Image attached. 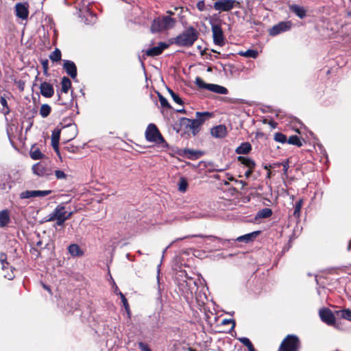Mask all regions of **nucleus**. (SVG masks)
<instances>
[{
	"label": "nucleus",
	"instance_id": "f257e3e1",
	"mask_svg": "<svg viewBox=\"0 0 351 351\" xmlns=\"http://www.w3.org/2000/svg\"><path fill=\"white\" fill-rule=\"evenodd\" d=\"M198 32L190 27L174 38L173 44L178 47H191L198 38Z\"/></svg>",
	"mask_w": 351,
	"mask_h": 351
},
{
	"label": "nucleus",
	"instance_id": "f03ea898",
	"mask_svg": "<svg viewBox=\"0 0 351 351\" xmlns=\"http://www.w3.org/2000/svg\"><path fill=\"white\" fill-rule=\"evenodd\" d=\"M211 117V114L208 112H196V119H190L187 118L183 119V123L186 125V129L190 130L193 135L195 136L199 132L200 125L204 123L206 119Z\"/></svg>",
	"mask_w": 351,
	"mask_h": 351
},
{
	"label": "nucleus",
	"instance_id": "7ed1b4c3",
	"mask_svg": "<svg viewBox=\"0 0 351 351\" xmlns=\"http://www.w3.org/2000/svg\"><path fill=\"white\" fill-rule=\"evenodd\" d=\"M176 19L169 16H163L154 19L151 26L152 32H162L171 29L176 24Z\"/></svg>",
	"mask_w": 351,
	"mask_h": 351
},
{
	"label": "nucleus",
	"instance_id": "20e7f679",
	"mask_svg": "<svg viewBox=\"0 0 351 351\" xmlns=\"http://www.w3.org/2000/svg\"><path fill=\"white\" fill-rule=\"evenodd\" d=\"M72 215V213H67L65 207L60 204L56 207L53 211L48 215L47 221H56L57 226H62L64 221L69 219Z\"/></svg>",
	"mask_w": 351,
	"mask_h": 351
},
{
	"label": "nucleus",
	"instance_id": "39448f33",
	"mask_svg": "<svg viewBox=\"0 0 351 351\" xmlns=\"http://www.w3.org/2000/svg\"><path fill=\"white\" fill-rule=\"evenodd\" d=\"M300 346L299 338L294 335H289L280 344L278 351H298Z\"/></svg>",
	"mask_w": 351,
	"mask_h": 351
},
{
	"label": "nucleus",
	"instance_id": "423d86ee",
	"mask_svg": "<svg viewBox=\"0 0 351 351\" xmlns=\"http://www.w3.org/2000/svg\"><path fill=\"white\" fill-rule=\"evenodd\" d=\"M34 174L39 177L48 178L53 175V169L50 162L40 161L32 167Z\"/></svg>",
	"mask_w": 351,
	"mask_h": 351
},
{
	"label": "nucleus",
	"instance_id": "0eeeda50",
	"mask_svg": "<svg viewBox=\"0 0 351 351\" xmlns=\"http://www.w3.org/2000/svg\"><path fill=\"white\" fill-rule=\"evenodd\" d=\"M239 5L240 3L237 0H217L214 3L213 8L219 12H228Z\"/></svg>",
	"mask_w": 351,
	"mask_h": 351
},
{
	"label": "nucleus",
	"instance_id": "6e6552de",
	"mask_svg": "<svg viewBox=\"0 0 351 351\" xmlns=\"http://www.w3.org/2000/svg\"><path fill=\"white\" fill-rule=\"evenodd\" d=\"M145 138L149 142L159 143L165 141L157 127L153 123L148 125L145 131Z\"/></svg>",
	"mask_w": 351,
	"mask_h": 351
},
{
	"label": "nucleus",
	"instance_id": "1a4fd4ad",
	"mask_svg": "<svg viewBox=\"0 0 351 351\" xmlns=\"http://www.w3.org/2000/svg\"><path fill=\"white\" fill-rule=\"evenodd\" d=\"M179 288L185 298H190L193 297V292L197 289V283L193 278H190L180 283Z\"/></svg>",
	"mask_w": 351,
	"mask_h": 351
},
{
	"label": "nucleus",
	"instance_id": "9d476101",
	"mask_svg": "<svg viewBox=\"0 0 351 351\" xmlns=\"http://www.w3.org/2000/svg\"><path fill=\"white\" fill-rule=\"evenodd\" d=\"M14 12L17 18L26 21L29 16V4L27 3H17L14 6Z\"/></svg>",
	"mask_w": 351,
	"mask_h": 351
},
{
	"label": "nucleus",
	"instance_id": "9b49d317",
	"mask_svg": "<svg viewBox=\"0 0 351 351\" xmlns=\"http://www.w3.org/2000/svg\"><path fill=\"white\" fill-rule=\"evenodd\" d=\"M321 320L329 326H333L335 323V317L333 313L327 308H321L319 311Z\"/></svg>",
	"mask_w": 351,
	"mask_h": 351
},
{
	"label": "nucleus",
	"instance_id": "f8f14e48",
	"mask_svg": "<svg viewBox=\"0 0 351 351\" xmlns=\"http://www.w3.org/2000/svg\"><path fill=\"white\" fill-rule=\"evenodd\" d=\"M291 23L290 21L280 22L269 29V34L273 36H276L288 31L291 28Z\"/></svg>",
	"mask_w": 351,
	"mask_h": 351
},
{
	"label": "nucleus",
	"instance_id": "ddd939ff",
	"mask_svg": "<svg viewBox=\"0 0 351 351\" xmlns=\"http://www.w3.org/2000/svg\"><path fill=\"white\" fill-rule=\"evenodd\" d=\"M212 32L215 44L219 46L224 45V38L221 27L218 25H212Z\"/></svg>",
	"mask_w": 351,
	"mask_h": 351
},
{
	"label": "nucleus",
	"instance_id": "4468645a",
	"mask_svg": "<svg viewBox=\"0 0 351 351\" xmlns=\"http://www.w3.org/2000/svg\"><path fill=\"white\" fill-rule=\"evenodd\" d=\"M51 193V190L25 191L20 193L21 199H28L36 197H45Z\"/></svg>",
	"mask_w": 351,
	"mask_h": 351
},
{
	"label": "nucleus",
	"instance_id": "2eb2a0df",
	"mask_svg": "<svg viewBox=\"0 0 351 351\" xmlns=\"http://www.w3.org/2000/svg\"><path fill=\"white\" fill-rule=\"evenodd\" d=\"M12 182L10 175H0V191L10 190L12 187Z\"/></svg>",
	"mask_w": 351,
	"mask_h": 351
},
{
	"label": "nucleus",
	"instance_id": "dca6fc26",
	"mask_svg": "<svg viewBox=\"0 0 351 351\" xmlns=\"http://www.w3.org/2000/svg\"><path fill=\"white\" fill-rule=\"evenodd\" d=\"M41 95L47 98L51 97L54 93V89L53 86L48 82H43L40 86Z\"/></svg>",
	"mask_w": 351,
	"mask_h": 351
},
{
	"label": "nucleus",
	"instance_id": "f3484780",
	"mask_svg": "<svg viewBox=\"0 0 351 351\" xmlns=\"http://www.w3.org/2000/svg\"><path fill=\"white\" fill-rule=\"evenodd\" d=\"M169 45L165 43H160L158 46L152 47L146 51L148 56H156L160 55L164 49H167Z\"/></svg>",
	"mask_w": 351,
	"mask_h": 351
},
{
	"label": "nucleus",
	"instance_id": "a211bd4d",
	"mask_svg": "<svg viewBox=\"0 0 351 351\" xmlns=\"http://www.w3.org/2000/svg\"><path fill=\"white\" fill-rule=\"evenodd\" d=\"M63 68L65 69L66 73L71 76V78L75 79L77 76V68L75 63L70 60H64Z\"/></svg>",
	"mask_w": 351,
	"mask_h": 351
},
{
	"label": "nucleus",
	"instance_id": "6ab92c4d",
	"mask_svg": "<svg viewBox=\"0 0 351 351\" xmlns=\"http://www.w3.org/2000/svg\"><path fill=\"white\" fill-rule=\"evenodd\" d=\"M226 134V127L223 125H219L211 129V134L215 138H223Z\"/></svg>",
	"mask_w": 351,
	"mask_h": 351
},
{
	"label": "nucleus",
	"instance_id": "aec40b11",
	"mask_svg": "<svg viewBox=\"0 0 351 351\" xmlns=\"http://www.w3.org/2000/svg\"><path fill=\"white\" fill-rule=\"evenodd\" d=\"M259 231L248 233L245 235L239 237L236 240L239 242H244L247 243L253 241L259 234Z\"/></svg>",
	"mask_w": 351,
	"mask_h": 351
},
{
	"label": "nucleus",
	"instance_id": "412c9836",
	"mask_svg": "<svg viewBox=\"0 0 351 351\" xmlns=\"http://www.w3.org/2000/svg\"><path fill=\"white\" fill-rule=\"evenodd\" d=\"M208 90L220 95H226L228 92L226 87L215 84H210Z\"/></svg>",
	"mask_w": 351,
	"mask_h": 351
},
{
	"label": "nucleus",
	"instance_id": "4be33fe9",
	"mask_svg": "<svg viewBox=\"0 0 351 351\" xmlns=\"http://www.w3.org/2000/svg\"><path fill=\"white\" fill-rule=\"evenodd\" d=\"M289 10L295 13L300 19H303L306 16V10L304 8L298 5H291L289 6Z\"/></svg>",
	"mask_w": 351,
	"mask_h": 351
},
{
	"label": "nucleus",
	"instance_id": "5701e85b",
	"mask_svg": "<svg viewBox=\"0 0 351 351\" xmlns=\"http://www.w3.org/2000/svg\"><path fill=\"white\" fill-rule=\"evenodd\" d=\"M238 160L247 169H254L256 163L252 159L245 156H239Z\"/></svg>",
	"mask_w": 351,
	"mask_h": 351
},
{
	"label": "nucleus",
	"instance_id": "b1692460",
	"mask_svg": "<svg viewBox=\"0 0 351 351\" xmlns=\"http://www.w3.org/2000/svg\"><path fill=\"white\" fill-rule=\"evenodd\" d=\"M71 86V80L66 77H63L61 81V94L67 95L68 90Z\"/></svg>",
	"mask_w": 351,
	"mask_h": 351
},
{
	"label": "nucleus",
	"instance_id": "393cba45",
	"mask_svg": "<svg viewBox=\"0 0 351 351\" xmlns=\"http://www.w3.org/2000/svg\"><path fill=\"white\" fill-rule=\"evenodd\" d=\"M252 149V146L250 143L245 142L241 144L240 146H239L236 149V153L237 154H248Z\"/></svg>",
	"mask_w": 351,
	"mask_h": 351
},
{
	"label": "nucleus",
	"instance_id": "a878e982",
	"mask_svg": "<svg viewBox=\"0 0 351 351\" xmlns=\"http://www.w3.org/2000/svg\"><path fill=\"white\" fill-rule=\"evenodd\" d=\"M10 221L9 213L7 210L0 211V227L7 226Z\"/></svg>",
	"mask_w": 351,
	"mask_h": 351
},
{
	"label": "nucleus",
	"instance_id": "bb28decb",
	"mask_svg": "<svg viewBox=\"0 0 351 351\" xmlns=\"http://www.w3.org/2000/svg\"><path fill=\"white\" fill-rule=\"evenodd\" d=\"M272 215V210L271 208H265L260 210L256 215L255 219H265L271 217Z\"/></svg>",
	"mask_w": 351,
	"mask_h": 351
},
{
	"label": "nucleus",
	"instance_id": "cd10ccee",
	"mask_svg": "<svg viewBox=\"0 0 351 351\" xmlns=\"http://www.w3.org/2000/svg\"><path fill=\"white\" fill-rule=\"evenodd\" d=\"M60 140V132H53L51 135V145L53 149L59 154L58 144Z\"/></svg>",
	"mask_w": 351,
	"mask_h": 351
},
{
	"label": "nucleus",
	"instance_id": "c85d7f7f",
	"mask_svg": "<svg viewBox=\"0 0 351 351\" xmlns=\"http://www.w3.org/2000/svg\"><path fill=\"white\" fill-rule=\"evenodd\" d=\"M180 156H186L188 158H193V157H197V154H200V152L194 151L189 149H180L178 152Z\"/></svg>",
	"mask_w": 351,
	"mask_h": 351
},
{
	"label": "nucleus",
	"instance_id": "c756f323",
	"mask_svg": "<svg viewBox=\"0 0 351 351\" xmlns=\"http://www.w3.org/2000/svg\"><path fill=\"white\" fill-rule=\"evenodd\" d=\"M64 95L60 94L58 100V104L64 106V109H69L73 106V102L71 98H69L66 101L63 99Z\"/></svg>",
	"mask_w": 351,
	"mask_h": 351
},
{
	"label": "nucleus",
	"instance_id": "7c9ffc66",
	"mask_svg": "<svg viewBox=\"0 0 351 351\" xmlns=\"http://www.w3.org/2000/svg\"><path fill=\"white\" fill-rule=\"evenodd\" d=\"M69 252L72 256H81L82 255L83 252L79 245L76 244H71L69 246L68 248Z\"/></svg>",
	"mask_w": 351,
	"mask_h": 351
},
{
	"label": "nucleus",
	"instance_id": "2f4dec72",
	"mask_svg": "<svg viewBox=\"0 0 351 351\" xmlns=\"http://www.w3.org/2000/svg\"><path fill=\"white\" fill-rule=\"evenodd\" d=\"M335 313L337 316H339L348 321H351V310L350 309L337 311Z\"/></svg>",
	"mask_w": 351,
	"mask_h": 351
},
{
	"label": "nucleus",
	"instance_id": "473e14b6",
	"mask_svg": "<svg viewBox=\"0 0 351 351\" xmlns=\"http://www.w3.org/2000/svg\"><path fill=\"white\" fill-rule=\"evenodd\" d=\"M239 54L246 58H256L258 56V53L256 50L248 49L245 51H240Z\"/></svg>",
	"mask_w": 351,
	"mask_h": 351
},
{
	"label": "nucleus",
	"instance_id": "72a5a7b5",
	"mask_svg": "<svg viewBox=\"0 0 351 351\" xmlns=\"http://www.w3.org/2000/svg\"><path fill=\"white\" fill-rule=\"evenodd\" d=\"M287 143L291 145H297L298 147H302L303 145L300 138L296 135L291 136L287 140Z\"/></svg>",
	"mask_w": 351,
	"mask_h": 351
},
{
	"label": "nucleus",
	"instance_id": "f704fd0d",
	"mask_svg": "<svg viewBox=\"0 0 351 351\" xmlns=\"http://www.w3.org/2000/svg\"><path fill=\"white\" fill-rule=\"evenodd\" d=\"M187 187H188L187 180L184 177H181L180 178L179 182H178L179 191H180L182 193H184V192H186Z\"/></svg>",
	"mask_w": 351,
	"mask_h": 351
},
{
	"label": "nucleus",
	"instance_id": "c9c22d12",
	"mask_svg": "<svg viewBox=\"0 0 351 351\" xmlns=\"http://www.w3.org/2000/svg\"><path fill=\"white\" fill-rule=\"evenodd\" d=\"M51 108L48 104H43L40 109V114L45 118L48 117L51 112Z\"/></svg>",
	"mask_w": 351,
	"mask_h": 351
},
{
	"label": "nucleus",
	"instance_id": "e433bc0d",
	"mask_svg": "<svg viewBox=\"0 0 351 351\" xmlns=\"http://www.w3.org/2000/svg\"><path fill=\"white\" fill-rule=\"evenodd\" d=\"M303 205V200L300 199L296 202L294 207L293 216L296 218H299L300 216V210Z\"/></svg>",
	"mask_w": 351,
	"mask_h": 351
},
{
	"label": "nucleus",
	"instance_id": "4c0bfd02",
	"mask_svg": "<svg viewBox=\"0 0 351 351\" xmlns=\"http://www.w3.org/2000/svg\"><path fill=\"white\" fill-rule=\"evenodd\" d=\"M43 154L38 149H31L30 151V156L34 160H39L43 158Z\"/></svg>",
	"mask_w": 351,
	"mask_h": 351
},
{
	"label": "nucleus",
	"instance_id": "58836bf2",
	"mask_svg": "<svg viewBox=\"0 0 351 351\" xmlns=\"http://www.w3.org/2000/svg\"><path fill=\"white\" fill-rule=\"evenodd\" d=\"M50 59L53 62H58L61 60V51L56 49L49 56Z\"/></svg>",
	"mask_w": 351,
	"mask_h": 351
},
{
	"label": "nucleus",
	"instance_id": "ea45409f",
	"mask_svg": "<svg viewBox=\"0 0 351 351\" xmlns=\"http://www.w3.org/2000/svg\"><path fill=\"white\" fill-rule=\"evenodd\" d=\"M195 84L199 88L208 90V87L210 84L206 83L201 77H197L195 78Z\"/></svg>",
	"mask_w": 351,
	"mask_h": 351
},
{
	"label": "nucleus",
	"instance_id": "a19ab883",
	"mask_svg": "<svg viewBox=\"0 0 351 351\" xmlns=\"http://www.w3.org/2000/svg\"><path fill=\"white\" fill-rule=\"evenodd\" d=\"M119 295H120L123 305L128 316L130 317V306L128 302V300L125 298V295L121 292H119Z\"/></svg>",
	"mask_w": 351,
	"mask_h": 351
},
{
	"label": "nucleus",
	"instance_id": "79ce46f5",
	"mask_svg": "<svg viewBox=\"0 0 351 351\" xmlns=\"http://www.w3.org/2000/svg\"><path fill=\"white\" fill-rule=\"evenodd\" d=\"M274 140L281 143H285L287 142V136L280 132H277L275 134Z\"/></svg>",
	"mask_w": 351,
	"mask_h": 351
},
{
	"label": "nucleus",
	"instance_id": "37998d69",
	"mask_svg": "<svg viewBox=\"0 0 351 351\" xmlns=\"http://www.w3.org/2000/svg\"><path fill=\"white\" fill-rule=\"evenodd\" d=\"M168 91H169V94L171 95L173 100L176 103H177L180 105L183 104V101H182V99L177 94H176L172 90H171L169 88L168 89Z\"/></svg>",
	"mask_w": 351,
	"mask_h": 351
},
{
	"label": "nucleus",
	"instance_id": "c03bdc74",
	"mask_svg": "<svg viewBox=\"0 0 351 351\" xmlns=\"http://www.w3.org/2000/svg\"><path fill=\"white\" fill-rule=\"evenodd\" d=\"M158 97H159V101H160V105H161L162 107L167 108H171V106L169 104V102H168V101L167 100L166 98H165L160 94L158 95Z\"/></svg>",
	"mask_w": 351,
	"mask_h": 351
},
{
	"label": "nucleus",
	"instance_id": "a18cd8bd",
	"mask_svg": "<svg viewBox=\"0 0 351 351\" xmlns=\"http://www.w3.org/2000/svg\"><path fill=\"white\" fill-rule=\"evenodd\" d=\"M191 237H201V238H202V237H203L202 235H188V236H186V237H182V238H178V239H176L174 241H173V242L170 244V245H171L173 243H174V242H176V241H181V240H183V239H184L191 238ZM206 237V238H209V239H213V238H214V237H212V236H208V237Z\"/></svg>",
	"mask_w": 351,
	"mask_h": 351
},
{
	"label": "nucleus",
	"instance_id": "49530a36",
	"mask_svg": "<svg viewBox=\"0 0 351 351\" xmlns=\"http://www.w3.org/2000/svg\"><path fill=\"white\" fill-rule=\"evenodd\" d=\"M6 255L4 254H1L0 256V262L2 265V269L4 270L6 268V266H8L9 264L8 262H6Z\"/></svg>",
	"mask_w": 351,
	"mask_h": 351
},
{
	"label": "nucleus",
	"instance_id": "de8ad7c7",
	"mask_svg": "<svg viewBox=\"0 0 351 351\" xmlns=\"http://www.w3.org/2000/svg\"><path fill=\"white\" fill-rule=\"evenodd\" d=\"M55 175L57 179H64L66 177L64 172L61 170L55 171Z\"/></svg>",
	"mask_w": 351,
	"mask_h": 351
},
{
	"label": "nucleus",
	"instance_id": "09e8293b",
	"mask_svg": "<svg viewBox=\"0 0 351 351\" xmlns=\"http://www.w3.org/2000/svg\"><path fill=\"white\" fill-rule=\"evenodd\" d=\"M0 103L2 105L3 108H5L7 110L4 112V114H8L9 112L8 107V103L5 97H0Z\"/></svg>",
	"mask_w": 351,
	"mask_h": 351
},
{
	"label": "nucleus",
	"instance_id": "8fccbe9b",
	"mask_svg": "<svg viewBox=\"0 0 351 351\" xmlns=\"http://www.w3.org/2000/svg\"><path fill=\"white\" fill-rule=\"evenodd\" d=\"M239 341L242 343L246 347L250 345L252 343L250 339L247 337H241L239 339Z\"/></svg>",
	"mask_w": 351,
	"mask_h": 351
},
{
	"label": "nucleus",
	"instance_id": "3c124183",
	"mask_svg": "<svg viewBox=\"0 0 351 351\" xmlns=\"http://www.w3.org/2000/svg\"><path fill=\"white\" fill-rule=\"evenodd\" d=\"M14 276L12 268L10 269V272L8 271L7 273L4 274V277L8 280H12Z\"/></svg>",
	"mask_w": 351,
	"mask_h": 351
},
{
	"label": "nucleus",
	"instance_id": "603ef678",
	"mask_svg": "<svg viewBox=\"0 0 351 351\" xmlns=\"http://www.w3.org/2000/svg\"><path fill=\"white\" fill-rule=\"evenodd\" d=\"M282 165L283 166V171L285 174L287 173V170L289 169V162L285 161L282 163Z\"/></svg>",
	"mask_w": 351,
	"mask_h": 351
},
{
	"label": "nucleus",
	"instance_id": "864d4df0",
	"mask_svg": "<svg viewBox=\"0 0 351 351\" xmlns=\"http://www.w3.org/2000/svg\"><path fill=\"white\" fill-rule=\"evenodd\" d=\"M139 348L142 351H151L150 349L143 343H139Z\"/></svg>",
	"mask_w": 351,
	"mask_h": 351
},
{
	"label": "nucleus",
	"instance_id": "5fc2aeb1",
	"mask_svg": "<svg viewBox=\"0 0 351 351\" xmlns=\"http://www.w3.org/2000/svg\"><path fill=\"white\" fill-rule=\"evenodd\" d=\"M254 169H248L245 172V176L248 178L251 174L252 173L253 171H254Z\"/></svg>",
	"mask_w": 351,
	"mask_h": 351
},
{
	"label": "nucleus",
	"instance_id": "6e6d98bb",
	"mask_svg": "<svg viewBox=\"0 0 351 351\" xmlns=\"http://www.w3.org/2000/svg\"><path fill=\"white\" fill-rule=\"evenodd\" d=\"M114 293L116 294L119 295V292H121V291L119 290L118 287L115 285L114 282Z\"/></svg>",
	"mask_w": 351,
	"mask_h": 351
},
{
	"label": "nucleus",
	"instance_id": "4d7b16f0",
	"mask_svg": "<svg viewBox=\"0 0 351 351\" xmlns=\"http://www.w3.org/2000/svg\"><path fill=\"white\" fill-rule=\"evenodd\" d=\"M247 348H248L249 351H255L252 343L247 346Z\"/></svg>",
	"mask_w": 351,
	"mask_h": 351
},
{
	"label": "nucleus",
	"instance_id": "13d9d810",
	"mask_svg": "<svg viewBox=\"0 0 351 351\" xmlns=\"http://www.w3.org/2000/svg\"><path fill=\"white\" fill-rule=\"evenodd\" d=\"M36 245L38 247H40L42 245V241H39L36 243Z\"/></svg>",
	"mask_w": 351,
	"mask_h": 351
},
{
	"label": "nucleus",
	"instance_id": "bf43d9fd",
	"mask_svg": "<svg viewBox=\"0 0 351 351\" xmlns=\"http://www.w3.org/2000/svg\"><path fill=\"white\" fill-rule=\"evenodd\" d=\"M200 2L197 3V8H199V10H202V5H200Z\"/></svg>",
	"mask_w": 351,
	"mask_h": 351
},
{
	"label": "nucleus",
	"instance_id": "052dcab7",
	"mask_svg": "<svg viewBox=\"0 0 351 351\" xmlns=\"http://www.w3.org/2000/svg\"><path fill=\"white\" fill-rule=\"evenodd\" d=\"M177 111H178V112H183V113H184V112H185V110H184V109H183V108H182V109L177 110Z\"/></svg>",
	"mask_w": 351,
	"mask_h": 351
},
{
	"label": "nucleus",
	"instance_id": "680f3d73",
	"mask_svg": "<svg viewBox=\"0 0 351 351\" xmlns=\"http://www.w3.org/2000/svg\"><path fill=\"white\" fill-rule=\"evenodd\" d=\"M43 287H44L46 290H47V291H50V289H49V287H47V286H46V285H43Z\"/></svg>",
	"mask_w": 351,
	"mask_h": 351
},
{
	"label": "nucleus",
	"instance_id": "e2e57ef3",
	"mask_svg": "<svg viewBox=\"0 0 351 351\" xmlns=\"http://www.w3.org/2000/svg\"><path fill=\"white\" fill-rule=\"evenodd\" d=\"M167 13L170 14H173V12H171V11H168Z\"/></svg>",
	"mask_w": 351,
	"mask_h": 351
},
{
	"label": "nucleus",
	"instance_id": "0e129e2a",
	"mask_svg": "<svg viewBox=\"0 0 351 351\" xmlns=\"http://www.w3.org/2000/svg\"><path fill=\"white\" fill-rule=\"evenodd\" d=\"M46 64H47V62L43 63V66H44V67H45V66H46Z\"/></svg>",
	"mask_w": 351,
	"mask_h": 351
},
{
	"label": "nucleus",
	"instance_id": "69168bd1",
	"mask_svg": "<svg viewBox=\"0 0 351 351\" xmlns=\"http://www.w3.org/2000/svg\"><path fill=\"white\" fill-rule=\"evenodd\" d=\"M20 88H21V90H23V87L22 86H20Z\"/></svg>",
	"mask_w": 351,
	"mask_h": 351
},
{
	"label": "nucleus",
	"instance_id": "338daca9",
	"mask_svg": "<svg viewBox=\"0 0 351 351\" xmlns=\"http://www.w3.org/2000/svg\"><path fill=\"white\" fill-rule=\"evenodd\" d=\"M86 12H87L88 13H90V12H89V10H88V9H87V10H86Z\"/></svg>",
	"mask_w": 351,
	"mask_h": 351
},
{
	"label": "nucleus",
	"instance_id": "774afa93",
	"mask_svg": "<svg viewBox=\"0 0 351 351\" xmlns=\"http://www.w3.org/2000/svg\"><path fill=\"white\" fill-rule=\"evenodd\" d=\"M350 249V244L348 245V250Z\"/></svg>",
	"mask_w": 351,
	"mask_h": 351
}]
</instances>
